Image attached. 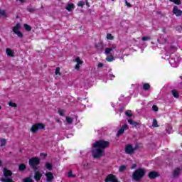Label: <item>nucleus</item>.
Segmentation results:
<instances>
[{
	"label": "nucleus",
	"instance_id": "obj_48",
	"mask_svg": "<svg viewBox=\"0 0 182 182\" xmlns=\"http://www.w3.org/2000/svg\"><path fill=\"white\" fill-rule=\"evenodd\" d=\"M40 156L41 157H46V156H48V155L46 154L41 153V154H40Z\"/></svg>",
	"mask_w": 182,
	"mask_h": 182
},
{
	"label": "nucleus",
	"instance_id": "obj_30",
	"mask_svg": "<svg viewBox=\"0 0 182 182\" xmlns=\"http://www.w3.org/2000/svg\"><path fill=\"white\" fill-rule=\"evenodd\" d=\"M152 126L154 127H159V124L157 122V119H153Z\"/></svg>",
	"mask_w": 182,
	"mask_h": 182
},
{
	"label": "nucleus",
	"instance_id": "obj_57",
	"mask_svg": "<svg viewBox=\"0 0 182 182\" xmlns=\"http://www.w3.org/2000/svg\"><path fill=\"white\" fill-rule=\"evenodd\" d=\"M109 77H114V75H113V74H110Z\"/></svg>",
	"mask_w": 182,
	"mask_h": 182
},
{
	"label": "nucleus",
	"instance_id": "obj_22",
	"mask_svg": "<svg viewBox=\"0 0 182 182\" xmlns=\"http://www.w3.org/2000/svg\"><path fill=\"white\" fill-rule=\"evenodd\" d=\"M65 122L68 123V124H72V123H73V118L70 117H66Z\"/></svg>",
	"mask_w": 182,
	"mask_h": 182
},
{
	"label": "nucleus",
	"instance_id": "obj_32",
	"mask_svg": "<svg viewBox=\"0 0 182 182\" xmlns=\"http://www.w3.org/2000/svg\"><path fill=\"white\" fill-rule=\"evenodd\" d=\"M125 114L126 116H127L128 117H132V116H133V114L132 113L131 110H127L125 112Z\"/></svg>",
	"mask_w": 182,
	"mask_h": 182
},
{
	"label": "nucleus",
	"instance_id": "obj_41",
	"mask_svg": "<svg viewBox=\"0 0 182 182\" xmlns=\"http://www.w3.org/2000/svg\"><path fill=\"white\" fill-rule=\"evenodd\" d=\"M58 113H59L60 116H65V110H63V109L58 110Z\"/></svg>",
	"mask_w": 182,
	"mask_h": 182
},
{
	"label": "nucleus",
	"instance_id": "obj_52",
	"mask_svg": "<svg viewBox=\"0 0 182 182\" xmlns=\"http://www.w3.org/2000/svg\"><path fill=\"white\" fill-rule=\"evenodd\" d=\"M116 48H117L116 45H112L110 49H112L113 50L114 49H116Z\"/></svg>",
	"mask_w": 182,
	"mask_h": 182
},
{
	"label": "nucleus",
	"instance_id": "obj_60",
	"mask_svg": "<svg viewBox=\"0 0 182 182\" xmlns=\"http://www.w3.org/2000/svg\"><path fill=\"white\" fill-rule=\"evenodd\" d=\"M125 4H126V5L128 4V3H127V0H125Z\"/></svg>",
	"mask_w": 182,
	"mask_h": 182
},
{
	"label": "nucleus",
	"instance_id": "obj_19",
	"mask_svg": "<svg viewBox=\"0 0 182 182\" xmlns=\"http://www.w3.org/2000/svg\"><path fill=\"white\" fill-rule=\"evenodd\" d=\"M171 92L173 97H175L176 99H178V97H180V95L178 94V91H177L176 90H172Z\"/></svg>",
	"mask_w": 182,
	"mask_h": 182
},
{
	"label": "nucleus",
	"instance_id": "obj_28",
	"mask_svg": "<svg viewBox=\"0 0 182 182\" xmlns=\"http://www.w3.org/2000/svg\"><path fill=\"white\" fill-rule=\"evenodd\" d=\"M24 28L28 32H31V31H32V27L28 24H24Z\"/></svg>",
	"mask_w": 182,
	"mask_h": 182
},
{
	"label": "nucleus",
	"instance_id": "obj_9",
	"mask_svg": "<svg viewBox=\"0 0 182 182\" xmlns=\"http://www.w3.org/2000/svg\"><path fill=\"white\" fill-rule=\"evenodd\" d=\"M149 178L150 180H154L155 178H157V177H160V174L157 171H151L148 174Z\"/></svg>",
	"mask_w": 182,
	"mask_h": 182
},
{
	"label": "nucleus",
	"instance_id": "obj_6",
	"mask_svg": "<svg viewBox=\"0 0 182 182\" xmlns=\"http://www.w3.org/2000/svg\"><path fill=\"white\" fill-rule=\"evenodd\" d=\"M180 62V58L177 55L175 58H173V55H171V58L169 59V63L173 68H177L178 66V63Z\"/></svg>",
	"mask_w": 182,
	"mask_h": 182
},
{
	"label": "nucleus",
	"instance_id": "obj_2",
	"mask_svg": "<svg viewBox=\"0 0 182 182\" xmlns=\"http://www.w3.org/2000/svg\"><path fill=\"white\" fill-rule=\"evenodd\" d=\"M146 171L144 169L139 168L133 173L132 178L134 180V181H140L141 178L144 177Z\"/></svg>",
	"mask_w": 182,
	"mask_h": 182
},
{
	"label": "nucleus",
	"instance_id": "obj_7",
	"mask_svg": "<svg viewBox=\"0 0 182 182\" xmlns=\"http://www.w3.org/2000/svg\"><path fill=\"white\" fill-rule=\"evenodd\" d=\"M105 182H119V179L113 174H109L105 179Z\"/></svg>",
	"mask_w": 182,
	"mask_h": 182
},
{
	"label": "nucleus",
	"instance_id": "obj_24",
	"mask_svg": "<svg viewBox=\"0 0 182 182\" xmlns=\"http://www.w3.org/2000/svg\"><path fill=\"white\" fill-rule=\"evenodd\" d=\"M46 168H47V170L50 171L52 170V168H53V166L50 163H47L46 164Z\"/></svg>",
	"mask_w": 182,
	"mask_h": 182
},
{
	"label": "nucleus",
	"instance_id": "obj_23",
	"mask_svg": "<svg viewBox=\"0 0 182 182\" xmlns=\"http://www.w3.org/2000/svg\"><path fill=\"white\" fill-rule=\"evenodd\" d=\"M0 142H1L0 147H4V146H6V139H1Z\"/></svg>",
	"mask_w": 182,
	"mask_h": 182
},
{
	"label": "nucleus",
	"instance_id": "obj_56",
	"mask_svg": "<svg viewBox=\"0 0 182 182\" xmlns=\"http://www.w3.org/2000/svg\"><path fill=\"white\" fill-rule=\"evenodd\" d=\"M87 166H89V164H88V163L84 164V167H87Z\"/></svg>",
	"mask_w": 182,
	"mask_h": 182
},
{
	"label": "nucleus",
	"instance_id": "obj_12",
	"mask_svg": "<svg viewBox=\"0 0 182 182\" xmlns=\"http://www.w3.org/2000/svg\"><path fill=\"white\" fill-rule=\"evenodd\" d=\"M173 13L176 16H181L182 15V11L178 9V7L177 6H174L173 9Z\"/></svg>",
	"mask_w": 182,
	"mask_h": 182
},
{
	"label": "nucleus",
	"instance_id": "obj_49",
	"mask_svg": "<svg viewBox=\"0 0 182 182\" xmlns=\"http://www.w3.org/2000/svg\"><path fill=\"white\" fill-rule=\"evenodd\" d=\"M80 64H76V65H75V69L77 70H79V68H80Z\"/></svg>",
	"mask_w": 182,
	"mask_h": 182
},
{
	"label": "nucleus",
	"instance_id": "obj_17",
	"mask_svg": "<svg viewBox=\"0 0 182 182\" xmlns=\"http://www.w3.org/2000/svg\"><path fill=\"white\" fill-rule=\"evenodd\" d=\"M6 52L7 53L8 56H10L11 58H14L15 55H14V50H12V49L11 48H6Z\"/></svg>",
	"mask_w": 182,
	"mask_h": 182
},
{
	"label": "nucleus",
	"instance_id": "obj_34",
	"mask_svg": "<svg viewBox=\"0 0 182 182\" xmlns=\"http://www.w3.org/2000/svg\"><path fill=\"white\" fill-rule=\"evenodd\" d=\"M112 50V48H106L105 51V55H109V53H110Z\"/></svg>",
	"mask_w": 182,
	"mask_h": 182
},
{
	"label": "nucleus",
	"instance_id": "obj_16",
	"mask_svg": "<svg viewBox=\"0 0 182 182\" xmlns=\"http://www.w3.org/2000/svg\"><path fill=\"white\" fill-rule=\"evenodd\" d=\"M21 29V23H17L16 25L13 28V32L14 33H16V32H19Z\"/></svg>",
	"mask_w": 182,
	"mask_h": 182
},
{
	"label": "nucleus",
	"instance_id": "obj_10",
	"mask_svg": "<svg viewBox=\"0 0 182 182\" xmlns=\"http://www.w3.org/2000/svg\"><path fill=\"white\" fill-rule=\"evenodd\" d=\"M124 130H129V125L125 124L123 125L121 129L117 132V136H120V134H123L124 133Z\"/></svg>",
	"mask_w": 182,
	"mask_h": 182
},
{
	"label": "nucleus",
	"instance_id": "obj_13",
	"mask_svg": "<svg viewBox=\"0 0 182 182\" xmlns=\"http://www.w3.org/2000/svg\"><path fill=\"white\" fill-rule=\"evenodd\" d=\"M45 176L47 178V182H52L53 181V178H55V177L53 176V173H52V172L46 173Z\"/></svg>",
	"mask_w": 182,
	"mask_h": 182
},
{
	"label": "nucleus",
	"instance_id": "obj_25",
	"mask_svg": "<svg viewBox=\"0 0 182 182\" xmlns=\"http://www.w3.org/2000/svg\"><path fill=\"white\" fill-rule=\"evenodd\" d=\"M0 181L1 182H14V180H12V178H1Z\"/></svg>",
	"mask_w": 182,
	"mask_h": 182
},
{
	"label": "nucleus",
	"instance_id": "obj_53",
	"mask_svg": "<svg viewBox=\"0 0 182 182\" xmlns=\"http://www.w3.org/2000/svg\"><path fill=\"white\" fill-rule=\"evenodd\" d=\"M136 167H137L136 164H133L132 166L131 167L132 169L133 168H136Z\"/></svg>",
	"mask_w": 182,
	"mask_h": 182
},
{
	"label": "nucleus",
	"instance_id": "obj_59",
	"mask_svg": "<svg viewBox=\"0 0 182 182\" xmlns=\"http://www.w3.org/2000/svg\"><path fill=\"white\" fill-rule=\"evenodd\" d=\"M2 165V161L0 160V166Z\"/></svg>",
	"mask_w": 182,
	"mask_h": 182
},
{
	"label": "nucleus",
	"instance_id": "obj_4",
	"mask_svg": "<svg viewBox=\"0 0 182 182\" xmlns=\"http://www.w3.org/2000/svg\"><path fill=\"white\" fill-rule=\"evenodd\" d=\"M139 149V145H136L134 147L132 144H127L125 146V153L127 154H134V151Z\"/></svg>",
	"mask_w": 182,
	"mask_h": 182
},
{
	"label": "nucleus",
	"instance_id": "obj_1",
	"mask_svg": "<svg viewBox=\"0 0 182 182\" xmlns=\"http://www.w3.org/2000/svg\"><path fill=\"white\" fill-rule=\"evenodd\" d=\"M110 146V142L105 140H99L92 145L91 154L93 159H102L105 155V149Z\"/></svg>",
	"mask_w": 182,
	"mask_h": 182
},
{
	"label": "nucleus",
	"instance_id": "obj_27",
	"mask_svg": "<svg viewBox=\"0 0 182 182\" xmlns=\"http://www.w3.org/2000/svg\"><path fill=\"white\" fill-rule=\"evenodd\" d=\"M106 60L107 62H113V60H114V57H113V55H109V56H107L106 58Z\"/></svg>",
	"mask_w": 182,
	"mask_h": 182
},
{
	"label": "nucleus",
	"instance_id": "obj_50",
	"mask_svg": "<svg viewBox=\"0 0 182 182\" xmlns=\"http://www.w3.org/2000/svg\"><path fill=\"white\" fill-rule=\"evenodd\" d=\"M103 66H104V65H103V63H100L98 64V68H103Z\"/></svg>",
	"mask_w": 182,
	"mask_h": 182
},
{
	"label": "nucleus",
	"instance_id": "obj_39",
	"mask_svg": "<svg viewBox=\"0 0 182 182\" xmlns=\"http://www.w3.org/2000/svg\"><path fill=\"white\" fill-rule=\"evenodd\" d=\"M68 177H69V178H75V177H76V175H73V173H72V171H70L69 172H68Z\"/></svg>",
	"mask_w": 182,
	"mask_h": 182
},
{
	"label": "nucleus",
	"instance_id": "obj_36",
	"mask_svg": "<svg viewBox=\"0 0 182 182\" xmlns=\"http://www.w3.org/2000/svg\"><path fill=\"white\" fill-rule=\"evenodd\" d=\"M77 6H80L81 8H83L85 6V1H80L77 3Z\"/></svg>",
	"mask_w": 182,
	"mask_h": 182
},
{
	"label": "nucleus",
	"instance_id": "obj_37",
	"mask_svg": "<svg viewBox=\"0 0 182 182\" xmlns=\"http://www.w3.org/2000/svg\"><path fill=\"white\" fill-rule=\"evenodd\" d=\"M151 39L150 36H144L141 38V41L144 42H146V41H150Z\"/></svg>",
	"mask_w": 182,
	"mask_h": 182
},
{
	"label": "nucleus",
	"instance_id": "obj_64",
	"mask_svg": "<svg viewBox=\"0 0 182 182\" xmlns=\"http://www.w3.org/2000/svg\"><path fill=\"white\" fill-rule=\"evenodd\" d=\"M180 79H181V80H182V76H180Z\"/></svg>",
	"mask_w": 182,
	"mask_h": 182
},
{
	"label": "nucleus",
	"instance_id": "obj_51",
	"mask_svg": "<svg viewBox=\"0 0 182 182\" xmlns=\"http://www.w3.org/2000/svg\"><path fill=\"white\" fill-rule=\"evenodd\" d=\"M162 31L164 33H167V31H166V28H164V27L162 28Z\"/></svg>",
	"mask_w": 182,
	"mask_h": 182
},
{
	"label": "nucleus",
	"instance_id": "obj_38",
	"mask_svg": "<svg viewBox=\"0 0 182 182\" xmlns=\"http://www.w3.org/2000/svg\"><path fill=\"white\" fill-rule=\"evenodd\" d=\"M75 62H77V65H82V63H83V61L80 60V58L77 57L75 59Z\"/></svg>",
	"mask_w": 182,
	"mask_h": 182
},
{
	"label": "nucleus",
	"instance_id": "obj_63",
	"mask_svg": "<svg viewBox=\"0 0 182 182\" xmlns=\"http://www.w3.org/2000/svg\"><path fill=\"white\" fill-rule=\"evenodd\" d=\"M41 9H43V6H41Z\"/></svg>",
	"mask_w": 182,
	"mask_h": 182
},
{
	"label": "nucleus",
	"instance_id": "obj_5",
	"mask_svg": "<svg viewBox=\"0 0 182 182\" xmlns=\"http://www.w3.org/2000/svg\"><path fill=\"white\" fill-rule=\"evenodd\" d=\"M43 129H45V125L42 123H37L31 127V132L33 133H37L38 130Z\"/></svg>",
	"mask_w": 182,
	"mask_h": 182
},
{
	"label": "nucleus",
	"instance_id": "obj_33",
	"mask_svg": "<svg viewBox=\"0 0 182 182\" xmlns=\"http://www.w3.org/2000/svg\"><path fill=\"white\" fill-rule=\"evenodd\" d=\"M23 182H34V181H33V179L31 178L30 177H28L23 179Z\"/></svg>",
	"mask_w": 182,
	"mask_h": 182
},
{
	"label": "nucleus",
	"instance_id": "obj_42",
	"mask_svg": "<svg viewBox=\"0 0 182 182\" xmlns=\"http://www.w3.org/2000/svg\"><path fill=\"white\" fill-rule=\"evenodd\" d=\"M9 106H11V107H16V104L14 103L13 102H9Z\"/></svg>",
	"mask_w": 182,
	"mask_h": 182
},
{
	"label": "nucleus",
	"instance_id": "obj_18",
	"mask_svg": "<svg viewBox=\"0 0 182 182\" xmlns=\"http://www.w3.org/2000/svg\"><path fill=\"white\" fill-rule=\"evenodd\" d=\"M73 8H75V4H67V7L65 8V9L67 11H68V12H72V9H73Z\"/></svg>",
	"mask_w": 182,
	"mask_h": 182
},
{
	"label": "nucleus",
	"instance_id": "obj_35",
	"mask_svg": "<svg viewBox=\"0 0 182 182\" xmlns=\"http://www.w3.org/2000/svg\"><path fill=\"white\" fill-rule=\"evenodd\" d=\"M14 33H16V35L18 36V38H23V34H22V32H21V31H16Z\"/></svg>",
	"mask_w": 182,
	"mask_h": 182
},
{
	"label": "nucleus",
	"instance_id": "obj_62",
	"mask_svg": "<svg viewBox=\"0 0 182 182\" xmlns=\"http://www.w3.org/2000/svg\"><path fill=\"white\" fill-rule=\"evenodd\" d=\"M171 2H174V0H170Z\"/></svg>",
	"mask_w": 182,
	"mask_h": 182
},
{
	"label": "nucleus",
	"instance_id": "obj_40",
	"mask_svg": "<svg viewBox=\"0 0 182 182\" xmlns=\"http://www.w3.org/2000/svg\"><path fill=\"white\" fill-rule=\"evenodd\" d=\"M152 110H154V112H159V107H157V105H153Z\"/></svg>",
	"mask_w": 182,
	"mask_h": 182
},
{
	"label": "nucleus",
	"instance_id": "obj_21",
	"mask_svg": "<svg viewBox=\"0 0 182 182\" xmlns=\"http://www.w3.org/2000/svg\"><path fill=\"white\" fill-rule=\"evenodd\" d=\"M181 169L177 168L173 171V178H176V177H178V175L180 174Z\"/></svg>",
	"mask_w": 182,
	"mask_h": 182
},
{
	"label": "nucleus",
	"instance_id": "obj_43",
	"mask_svg": "<svg viewBox=\"0 0 182 182\" xmlns=\"http://www.w3.org/2000/svg\"><path fill=\"white\" fill-rule=\"evenodd\" d=\"M27 11H28V12L33 13L35 11H36V9H33V8H30V7H28V8H27Z\"/></svg>",
	"mask_w": 182,
	"mask_h": 182
},
{
	"label": "nucleus",
	"instance_id": "obj_3",
	"mask_svg": "<svg viewBox=\"0 0 182 182\" xmlns=\"http://www.w3.org/2000/svg\"><path fill=\"white\" fill-rule=\"evenodd\" d=\"M28 164L33 169V171H36L38 170V166L41 164V159L38 157H33L29 159Z\"/></svg>",
	"mask_w": 182,
	"mask_h": 182
},
{
	"label": "nucleus",
	"instance_id": "obj_31",
	"mask_svg": "<svg viewBox=\"0 0 182 182\" xmlns=\"http://www.w3.org/2000/svg\"><path fill=\"white\" fill-rule=\"evenodd\" d=\"M126 168H127V166L125 165H122V166H119V171L120 173H122V171H124V170H126Z\"/></svg>",
	"mask_w": 182,
	"mask_h": 182
},
{
	"label": "nucleus",
	"instance_id": "obj_11",
	"mask_svg": "<svg viewBox=\"0 0 182 182\" xmlns=\"http://www.w3.org/2000/svg\"><path fill=\"white\" fill-rule=\"evenodd\" d=\"M35 171V174H34V179L36 181H39V180H41V178H42V174L41 173V171H39L38 169H37Z\"/></svg>",
	"mask_w": 182,
	"mask_h": 182
},
{
	"label": "nucleus",
	"instance_id": "obj_46",
	"mask_svg": "<svg viewBox=\"0 0 182 182\" xmlns=\"http://www.w3.org/2000/svg\"><path fill=\"white\" fill-rule=\"evenodd\" d=\"M173 3H175L176 5H181V1L180 0H173Z\"/></svg>",
	"mask_w": 182,
	"mask_h": 182
},
{
	"label": "nucleus",
	"instance_id": "obj_45",
	"mask_svg": "<svg viewBox=\"0 0 182 182\" xmlns=\"http://www.w3.org/2000/svg\"><path fill=\"white\" fill-rule=\"evenodd\" d=\"M0 14H1L2 16H6V12H5V10L0 9Z\"/></svg>",
	"mask_w": 182,
	"mask_h": 182
},
{
	"label": "nucleus",
	"instance_id": "obj_54",
	"mask_svg": "<svg viewBox=\"0 0 182 182\" xmlns=\"http://www.w3.org/2000/svg\"><path fill=\"white\" fill-rule=\"evenodd\" d=\"M85 5H87L89 8V6H90V5L89 4V1H87V0L85 1Z\"/></svg>",
	"mask_w": 182,
	"mask_h": 182
},
{
	"label": "nucleus",
	"instance_id": "obj_44",
	"mask_svg": "<svg viewBox=\"0 0 182 182\" xmlns=\"http://www.w3.org/2000/svg\"><path fill=\"white\" fill-rule=\"evenodd\" d=\"M107 39L112 40V39H114V37H113V36H112V34L107 33Z\"/></svg>",
	"mask_w": 182,
	"mask_h": 182
},
{
	"label": "nucleus",
	"instance_id": "obj_55",
	"mask_svg": "<svg viewBox=\"0 0 182 182\" xmlns=\"http://www.w3.org/2000/svg\"><path fill=\"white\" fill-rule=\"evenodd\" d=\"M127 6H128V8H131L132 4H130V3H127Z\"/></svg>",
	"mask_w": 182,
	"mask_h": 182
},
{
	"label": "nucleus",
	"instance_id": "obj_15",
	"mask_svg": "<svg viewBox=\"0 0 182 182\" xmlns=\"http://www.w3.org/2000/svg\"><path fill=\"white\" fill-rule=\"evenodd\" d=\"M128 123L129 124H132V126H134V127H137V126H141L140 122H135L131 119H128Z\"/></svg>",
	"mask_w": 182,
	"mask_h": 182
},
{
	"label": "nucleus",
	"instance_id": "obj_14",
	"mask_svg": "<svg viewBox=\"0 0 182 182\" xmlns=\"http://www.w3.org/2000/svg\"><path fill=\"white\" fill-rule=\"evenodd\" d=\"M3 174L6 178H8V177H11V176H12V171L8 170L6 168H4Z\"/></svg>",
	"mask_w": 182,
	"mask_h": 182
},
{
	"label": "nucleus",
	"instance_id": "obj_47",
	"mask_svg": "<svg viewBox=\"0 0 182 182\" xmlns=\"http://www.w3.org/2000/svg\"><path fill=\"white\" fill-rule=\"evenodd\" d=\"M176 31H178L179 32H181L182 31V26H178L176 28Z\"/></svg>",
	"mask_w": 182,
	"mask_h": 182
},
{
	"label": "nucleus",
	"instance_id": "obj_29",
	"mask_svg": "<svg viewBox=\"0 0 182 182\" xmlns=\"http://www.w3.org/2000/svg\"><path fill=\"white\" fill-rule=\"evenodd\" d=\"M55 75H59V76L62 75V73L60 72V68L57 67L55 71Z\"/></svg>",
	"mask_w": 182,
	"mask_h": 182
},
{
	"label": "nucleus",
	"instance_id": "obj_58",
	"mask_svg": "<svg viewBox=\"0 0 182 182\" xmlns=\"http://www.w3.org/2000/svg\"><path fill=\"white\" fill-rule=\"evenodd\" d=\"M56 122H57V123H60V119H56Z\"/></svg>",
	"mask_w": 182,
	"mask_h": 182
},
{
	"label": "nucleus",
	"instance_id": "obj_26",
	"mask_svg": "<svg viewBox=\"0 0 182 182\" xmlns=\"http://www.w3.org/2000/svg\"><path fill=\"white\" fill-rule=\"evenodd\" d=\"M143 89H144V90H150V84H149V83L144 84Z\"/></svg>",
	"mask_w": 182,
	"mask_h": 182
},
{
	"label": "nucleus",
	"instance_id": "obj_8",
	"mask_svg": "<svg viewBox=\"0 0 182 182\" xmlns=\"http://www.w3.org/2000/svg\"><path fill=\"white\" fill-rule=\"evenodd\" d=\"M158 41L159 43L164 44V43H171V36H167V38L161 36L160 39H158Z\"/></svg>",
	"mask_w": 182,
	"mask_h": 182
},
{
	"label": "nucleus",
	"instance_id": "obj_61",
	"mask_svg": "<svg viewBox=\"0 0 182 182\" xmlns=\"http://www.w3.org/2000/svg\"><path fill=\"white\" fill-rule=\"evenodd\" d=\"M75 119H77V115H75Z\"/></svg>",
	"mask_w": 182,
	"mask_h": 182
},
{
	"label": "nucleus",
	"instance_id": "obj_20",
	"mask_svg": "<svg viewBox=\"0 0 182 182\" xmlns=\"http://www.w3.org/2000/svg\"><path fill=\"white\" fill-rule=\"evenodd\" d=\"M18 170L19 171H25L26 170V165L25 164H21L18 165Z\"/></svg>",
	"mask_w": 182,
	"mask_h": 182
}]
</instances>
